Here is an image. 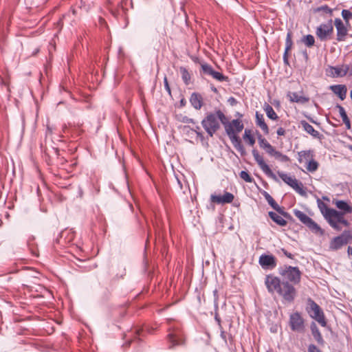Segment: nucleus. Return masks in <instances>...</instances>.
<instances>
[{
  "mask_svg": "<svg viewBox=\"0 0 352 352\" xmlns=\"http://www.w3.org/2000/svg\"><path fill=\"white\" fill-rule=\"evenodd\" d=\"M279 274L287 279L281 281L280 278L272 274H267L265 285L270 294H277L283 298V302H293L296 296V289L292 284L300 282L301 272L298 267L284 265L278 268Z\"/></svg>",
  "mask_w": 352,
  "mask_h": 352,
  "instance_id": "nucleus-1",
  "label": "nucleus"
},
{
  "mask_svg": "<svg viewBox=\"0 0 352 352\" xmlns=\"http://www.w3.org/2000/svg\"><path fill=\"white\" fill-rule=\"evenodd\" d=\"M223 125L233 146L241 156H245L246 155V151L242 144L241 138L238 135L244 128L242 121L239 119H234L229 122L228 118L226 117V121Z\"/></svg>",
  "mask_w": 352,
  "mask_h": 352,
  "instance_id": "nucleus-2",
  "label": "nucleus"
},
{
  "mask_svg": "<svg viewBox=\"0 0 352 352\" xmlns=\"http://www.w3.org/2000/svg\"><path fill=\"white\" fill-rule=\"evenodd\" d=\"M226 121V116L224 113L221 110L217 109L213 112L207 113L201 124L208 135L212 137L220 129V123L225 124Z\"/></svg>",
  "mask_w": 352,
  "mask_h": 352,
  "instance_id": "nucleus-3",
  "label": "nucleus"
},
{
  "mask_svg": "<svg viewBox=\"0 0 352 352\" xmlns=\"http://www.w3.org/2000/svg\"><path fill=\"white\" fill-rule=\"evenodd\" d=\"M305 310L309 316L318 322L321 327H327V321L322 309L311 298L307 300Z\"/></svg>",
  "mask_w": 352,
  "mask_h": 352,
  "instance_id": "nucleus-4",
  "label": "nucleus"
},
{
  "mask_svg": "<svg viewBox=\"0 0 352 352\" xmlns=\"http://www.w3.org/2000/svg\"><path fill=\"white\" fill-rule=\"evenodd\" d=\"M167 341L168 343V348L172 349L175 346L182 345L184 344V337L179 325L170 327L168 329V333L167 335Z\"/></svg>",
  "mask_w": 352,
  "mask_h": 352,
  "instance_id": "nucleus-5",
  "label": "nucleus"
},
{
  "mask_svg": "<svg viewBox=\"0 0 352 352\" xmlns=\"http://www.w3.org/2000/svg\"><path fill=\"white\" fill-rule=\"evenodd\" d=\"M278 176L280 179L290 187H292L296 192L300 195H305L306 192L304 189L303 184L296 179L294 177L288 175L283 172H278Z\"/></svg>",
  "mask_w": 352,
  "mask_h": 352,
  "instance_id": "nucleus-6",
  "label": "nucleus"
},
{
  "mask_svg": "<svg viewBox=\"0 0 352 352\" xmlns=\"http://www.w3.org/2000/svg\"><path fill=\"white\" fill-rule=\"evenodd\" d=\"M289 324L291 330L293 331L303 333L305 330V320L298 311L290 314Z\"/></svg>",
  "mask_w": 352,
  "mask_h": 352,
  "instance_id": "nucleus-7",
  "label": "nucleus"
},
{
  "mask_svg": "<svg viewBox=\"0 0 352 352\" xmlns=\"http://www.w3.org/2000/svg\"><path fill=\"white\" fill-rule=\"evenodd\" d=\"M352 239V234L349 230H344L340 235L334 237L330 242L329 248L332 250H338L343 245L347 244Z\"/></svg>",
  "mask_w": 352,
  "mask_h": 352,
  "instance_id": "nucleus-8",
  "label": "nucleus"
},
{
  "mask_svg": "<svg viewBox=\"0 0 352 352\" xmlns=\"http://www.w3.org/2000/svg\"><path fill=\"white\" fill-rule=\"evenodd\" d=\"M252 155L254 157V160L256 162L259 168L268 177L274 180H276V175L272 172L270 166L265 162L263 156H261L258 151L256 149H253Z\"/></svg>",
  "mask_w": 352,
  "mask_h": 352,
  "instance_id": "nucleus-9",
  "label": "nucleus"
},
{
  "mask_svg": "<svg viewBox=\"0 0 352 352\" xmlns=\"http://www.w3.org/2000/svg\"><path fill=\"white\" fill-rule=\"evenodd\" d=\"M333 32L332 20L330 19L326 23L320 24L316 29V34L320 41H327Z\"/></svg>",
  "mask_w": 352,
  "mask_h": 352,
  "instance_id": "nucleus-10",
  "label": "nucleus"
},
{
  "mask_svg": "<svg viewBox=\"0 0 352 352\" xmlns=\"http://www.w3.org/2000/svg\"><path fill=\"white\" fill-rule=\"evenodd\" d=\"M342 215H343V212L333 209L327 213V216L324 217V219L334 230L340 231L342 230V227L339 225V221Z\"/></svg>",
  "mask_w": 352,
  "mask_h": 352,
  "instance_id": "nucleus-11",
  "label": "nucleus"
},
{
  "mask_svg": "<svg viewBox=\"0 0 352 352\" xmlns=\"http://www.w3.org/2000/svg\"><path fill=\"white\" fill-rule=\"evenodd\" d=\"M262 195L265 197V200L267 201L268 204L278 213L280 214L282 216H283L285 218L287 219H292V216L288 212H285L284 210V208L280 206L267 191L263 190L262 192Z\"/></svg>",
  "mask_w": 352,
  "mask_h": 352,
  "instance_id": "nucleus-12",
  "label": "nucleus"
},
{
  "mask_svg": "<svg viewBox=\"0 0 352 352\" xmlns=\"http://www.w3.org/2000/svg\"><path fill=\"white\" fill-rule=\"evenodd\" d=\"M258 264L263 270H273L277 265L276 257L272 254H263L258 259Z\"/></svg>",
  "mask_w": 352,
  "mask_h": 352,
  "instance_id": "nucleus-13",
  "label": "nucleus"
},
{
  "mask_svg": "<svg viewBox=\"0 0 352 352\" xmlns=\"http://www.w3.org/2000/svg\"><path fill=\"white\" fill-rule=\"evenodd\" d=\"M349 69V65L329 66L327 69V74L333 78L343 77L348 74Z\"/></svg>",
  "mask_w": 352,
  "mask_h": 352,
  "instance_id": "nucleus-14",
  "label": "nucleus"
},
{
  "mask_svg": "<svg viewBox=\"0 0 352 352\" xmlns=\"http://www.w3.org/2000/svg\"><path fill=\"white\" fill-rule=\"evenodd\" d=\"M334 24L336 28V36L338 41H344L346 39V36L348 33V30L343 23V21L340 18H336L334 21Z\"/></svg>",
  "mask_w": 352,
  "mask_h": 352,
  "instance_id": "nucleus-15",
  "label": "nucleus"
},
{
  "mask_svg": "<svg viewBox=\"0 0 352 352\" xmlns=\"http://www.w3.org/2000/svg\"><path fill=\"white\" fill-rule=\"evenodd\" d=\"M234 196L232 193L226 192L223 195H211L210 201L218 204H230L233 201Z\"/></svg>",
  "mask_w": 352,
  "mask_h": 352,
  "instance_id": "nucleus-16",
  "label": "nucleus"
},
{
  "mask_svg": "<svg viewBox=\"0 0 352 352\" xmlns=\"http://www.w3.org/2000/svg\"><path fill=\"white\" fill-rule=\"evenodd\" d=\"M189 101L192 107L196 110H200L204 106V98L199 93H192Z\"/></svg>",
  "mask_w": 352,
  "mask_h": 352,
  "instance_id": "nucleus-17",
  "label": "nucleus"
},
{
  "mask_svg": "<svg viewBox=\"0 0 352 352\" xmlns=\"http://www.w3.org/2000/svg\"><path fill=\"white\" fill-rule=\"evenodd\" d=\"M292 33L291 31H289L287 34V37L285 40V49L283 54V62L285 65H289V58H288V52L292 49V47L293 45V41H292Z\"/></svg>",
  "mask_w": 352,
  "mask_h": 352,
  "instance_id": "nucleus-18",
  "label": "nucleus"
},
{
  "mask_svg": "<svg viewBox=\"0 0 352 352\" xmlns=\"http://www.w3.org/2000/svg\"><path fill=\"white\" fill-rule=\"evenodd\" d=\"M329 89L337 95L341 100L345 99L347 92V88L345 85H333L329 87Z\"/></svg>",
  "mask_w": 352,
  "mask_h": 352,
  "instance_id": "nucleus-19",
  "label": "nucleus"
},
{
  "mask_svg": "<svg viewBox=\"0 0 352 352\" xmlns=\"http://www.w3.org/2000/svg\"><path fill=\"white\" fill-rule=\"evenodd\" d=\"M255 122L256 124L261 128L264 134H269L270 129L267 124L265 122L264 116L262 113H260L258 111H256L255 113Z\"/></svg>",
  "mask_w": 352,
  "mask_h": 352,
  "instance_id": "nucleus-20",
  "label": "nucleus"
},
{
  "mask_svg": "<svg viewBox=\"0 0 352 352\" xmlns=\"http://www.w3.org/2000/svg\"><path fill=\"white\" fill-rule=\"evenodd\" d=\"M73 238V234L69 230H64L59 233L58 237L55 239V243L65 245Z\"/></svg>",
  "mask_w": 352,
  "mask_h": 352,
  "instance_id": "nucleus-21",
  "label": "nucleus"
},
{
  "mask_svg": "<svg viewBox=\"0 0 352 352\" xmlns=\"http://www.w3.org/2000/svg\"><path fill=\"white\" fill-rule=\"evenodd\" d=\"M287 97L292 102L305 104L309 101V98L308 97L299 96L296 92L289 91L287 93Z\"/></svg>",
  "mask_w": 352,
  "mask_h": 352,
  "instance_id": "nucleus-22",
  "label": "nucleus"
},
{
  "mask_svg": "<svg viewBox=\"0 0 352 352\" xmlns=\"http://www.w3.org/2000/svg\"><path fill=\"white\" fill-rule=\"evenodd\" d=\"M257 138L259 146L261 148L264 149L268 155H270L274 151V147L272 146L268 142V141L265 138H263L261 134L258 135Z\"/></svg>",
  "mask_w": 352,
  "mask_h": 352,
  "instance_id": "nucleus-23",
  "label": "nucleus"
},
{
  "mask_svg": "<svg viewBox=\"0 0 352 352\" xmlns=\"http://www.w3.org/2000/svg\"><path fill=\"white\" fill-rule=\"evenodd\" d=\"M300 124L302 127L303 130L306 131L307 133H309L315 138H320V133L318 131L315 130L314 128L307 121L301 120Z\"/></svg>",
  "mask_w": 352,
  "mask_h": 352,
  "instance_id": "nucleus-24",
  "label": "nucleus"
},
{
  "mask_svg": "<svg viewBox=\"0 0 352 352\" xmlns=\"http://www.w3.org/2000/svg\"><path fill=\"white\" fill-rule=\"evenodd\" d=\"M311 334L313 336V337L314 338V339L316 340V342L320 344V345H323L324 341V339L322 338V336L319 330V329L318 328L317 325L316 324V323L314 322H312L311 324Z\"/></svg>",
  "mask_w": 352,
  "mask_h": 352,
  "instance_id": "nucleus-25",
  "label": "nucleus"
},
{
  "mask_svg": "<svg viewBox=\"0 0 352 352\" xmlns=\"http://www.w3.org/2000/svg\"><path fill=\"white\" fill-rule=\"evenodd\" d=\"M298 161L302 164L304 160L309 162L314 158V151L312 150L301 151L298 153Z\"/></svg>",
  "mask_w": 352,
  "mask_h": 352,
  "instance_id": "nucleus-26",
  "label": "nucleus"
},
{
  "mask_svg": "<svg viewBox=\"0 0 352 352\" xmlns=\"http://www.w3.org/2000/svg\"><path fill=\"white\" fill-rule=\"evenodd\" d=\"M279 213H276L275 212L270 211L268 212L269 217L272 219V220L275 222L277 225L280 226H287V221L283 219V216L281 217L279 215Z\"/></svg>",
  "mask_w": 352,
  "mask_h": 352,
  "instance_id": "nucleus-27",
  "label": "nucleus"
},
{
  "mask_svg": "<svg viewBox=\"0 0 352 352\" xmlns=\"http://www.w3.org/2000/svg\"><path fill=\"white\" fill-rule=\"evenodd\" d=\"M336 108L338 109L340 116L343 122L344 123L346 128L347 129H349L351 128V122H350L349 118H348V116L345 111L344 108L340 104H337Z\"/></svg>",
  "mask_w": 352,
  "mask_h": 352,
  "instance_id": "nucleus-28",
  "label": "nucleus"
},
{
  "mask_svg": "<svg viewBox=\"0 0 352 352\" xmlns=\"http://www.w3.org/2000/svg\"><path fill=\"white\" fill-rule=\"evenodd\" d=\"M263 109L267 116L268 118L272 120H276L278 118L276 113L274 111V109L271 105L268 103L265 102L263 104Z\"/></svg>",
  "mask_w": 352,
  "mask_h": 352,
  "instance_id": "nucleus-29",
  "label": "nucleus"
},
{
  "mask_svg": "<svg viewBox=\"0 0 352 352\" xmlns=\"http://www.w3.org/2000/svg\"><path fill=\"white\" fill-rule=\"evenodd\" d=\"M306 226H307L309 229L315 234H320V235L324 234V230L312 219L308 221Z\"/></svg>",
  "mask_w": 352,
  "mask_h": 352,
  "instance_id": "nucleus-30",
  "label": "nucleus"
},
{
  "mask_svg": "<svg viewBox=\"0 0 352 352\" xmlns=\"http://www.w3.org/2000/svg\"><path fill=\"white\" fill-rule=\"evenodd\" d=\"M75 14H76V10L74 9H72L71 11L63 14L62 18H60L59 19V21H58V25H59L62 28L64 22L65 21L70 22V21H71L70 19L72 18L73 16H75Z\"/></svg>",
  "mask_w": 352,
  "mask_h": 352,
  "instance_id": "nucleus-31",
  "label": "nucleus"
},
{
  "mask_svg": "<svg viewBox=\"0 0 352 352\" xmlns=\"http://www.w3.org/2000/svg\"><path fill=\"white\" fill-rule=\"evenodd\" d=\"M179 72L182 76V80L186 85H188L190 83L191 76L188 72V69L184 67L179 68Z\"/></svg>",
  "mask_w": 352,
  "mask_h": 352,
  "instance_id": "nucleus-32",
  "label": "nucleus"
},
{
  "mask_svg": "<svg viewBox=\"0 0 352 352\" xmlns=\"http://www.w3.org/2000/svg\"><path fill=\"white\" fill-rule=\"evenodd\" d=\"M294 214L305 226L308 223V221L311 219L309 217H308L305 213L297 209L294 210Z\"/></svg>",
  "mask_w": 352,
  "mask_h": 352,
  "instance_id": "nucleus-33",
  "label": "nucleus"
},
{
  "mask_svg": "<svg viewBox=\"0 0 352 352\" xmlns=\"http://www.w3.org/2000/svg\"><path fill=\"white\" fill-rule=\"evenodd\" d=\"M243 140L250 145L253 146L255 144V139L252 135V131L250 129H245L243 134Z\"/></svg>",
  "mask_w": 352,
  "mask_h": 352,
  "instance_id": "nucleus-34",
  "label": "nucleus"
},
{
  "mask_svg": "<svg viewBox=\"0 0 352 352\" xmlns=\"http://www.w3.org/2000/svg\"><path fill=\"white\" fill-rule=\"evenodd\" d=\"M318 206L320 209V212L323 215L324 218L327 216V213L332 210L333 208H329L325 203L320 201V199L318 200Z\"/></svg>",
  "mask_w": 352,
  "mask_h": 352,
  "instance_id": "nucleus-35",
  "label": "nucleus"
},
{
  "mask_svg": "<svg viewBox=\"0 0 352 352\" xmlns=\"http://www.w3.org/2000/svg\"><path fill=\"white\" fill-rule=\"evenodd\" d=\"M336 206L343 210L344 213H351L352 212V208L344 201H338L336 202Z\"/></svg>",
  "mask_w": 352,
  "mask_h": 352,
  "instance_id": "nucleus-36",
  "label": "nucleus"
},
{
  "mask_svg": "<svg viewBox=\"0 0 352 352\" xmlns=\"http://www.w3.org/2000/svg\"><path fill=\"white\" fill-rule=\"evenodd\" d=\"M214 320L217 323L218 327L220 330V336L221 338L226 342V332L223 329L222 324H221V319L219 315V313H216L214 315Z\"/></svg>",
  "mask_w": 352,
  "mask_h": 352,
  "instance_id": "nucleus-37",
  "label": "nucleus"
},
{
  "mask_svg": "<svg viewBox=\"0 0 352 352\" xmlns=\"http://www.w3.org/2000/svg\"><path fill=\"white\" fill-rule=\"evenodd\" d=\"M314 12H315V13L323 12L327 14H329V16H331L333 14V10L331 8H330L327 5H323V6H321L314 8Z\"/></svg>",
  "mask_w": 352,
  "mask_h": 352,
  "instance_id": "nucleus-38",
  "label": "nucleus"
},
{
  "mask_svg": "<svg viewBox=\"0 0 352 352\" xmlns=\"http://www.w3.org/2000/svg\"><path fill=\"white\" fill-rule=\"evenodd\" d=\"M318 166H319L318 162L317 161H316L315 160H314V158H312L311 160H309L308 162V164L307 166V170L309 172L314 173L318 170Z\"/></svg>",
  "mask_w": 352,
  "mask_h": 352,
  "instance_id": "nucleus-39",
  "label": "nucleus"
},
{
  "mask_svg": "<svg viewBox=\"0 0 352 352\" xmlns=\"http://www.w3.org/2000/svg\"><path fill=\"white\" fill-rule=\"evenodd\" d=\"M302 41L307 47H310L314 45L315 39L313 35L307 34L302 38Z\"/></svg>",
  "mask_w": 352,
  "mask_h": 352,
  "instance_id": "nucleus-40",
  "label": "nucleus"
},
{
  "mask_svg": "<svg viewBox=\"0 0 352 352\" xmlns=\"http://www.w3.org/2000/svg\"><path fill=\"white\" fill-rule=\"evenodd\" d=\"M28 246L33 256H38V250L37 247L34 245V240L28 239Z\"/></svg>",
  "mask_w": 352,
  "mask_h": 352,
  "instance_id": "nucleus-41",
  "label": "nucleus"
},
{
  "mask_svg": "<svg viewBox=\"0 0 352 352\" xmlns=\"http://www.w3.org/2000/svg\"><path fill=\"white\" fill-rule=\"evenodd\" d=\"M94 0H80V8L88 11L94 3Z\"/></svg>",
  "mask_w": 352,
  "mask_h": 352,
  "instance_id": "nucleus-42",
  "label": "nucleus"
},
{
  "mask_svg": "<svg viewBox=\"0 0 352 352\" xmlns=\"http://www.w3.org/2000/svg\"><path fill=\"white\" fill-rule=\"evenodd\" d=\"M213 78L217 80L218 81L223 82L226 81L228 80V77L224 76L223 74L217 72L213 71L212 74L211 76Z\"/></svg>",
  "mask_w": 352,
  "mask_h": 352,
  "instance_id": "nucleus-43",
  "label": "nucleus"
},
{
  "mask_svg": "<svg viewBox=\"0 0 352 352\" xmlns=\"http://www.w3.org/2000/svg\"><path fill=\"white\" fill-rule=\"evenodd\" d=\"M239 176L246 182L251 183L254 181V179L250 175L248 172L246 170H241L239 173Z\"/></svg>",
  "mask_w": 352,
  "mask_h": 352,
  "instance_id": "nucleus-44",
  "label": "nucleus"
},
{
  "mask_svg": "<svg viewBox=\"0 0 352 352\" xmlns=\"http://www.w3.org/2000/svg\"><path fill=\"white\" fill-rule=\"evenodd\" d=\"M214 315L219 313V295L217 289L213 291Z\"/></svg>",
  "mask_w": 352,
  "mask_h": 352,
  "instance_id": "nucleus-45",
  "label": "nucleus"
},
{
  "mask_svg": "<svg viewBox=\"0 0 352 352\" xmlns=\"http://www.w3.org/2000/svg\"><path fill=\"white\" fill-rule=\"evenodd\" d=\"M342 16L345 21L346 24L349 23V20L352 18V12L349 10H342Z\"/></svg>",
  "mask_w": 352,
  "mask_h": 352,
  "instance_id": "nucleus-46",
  "label": "nucleus"
},
{
  "mask_svg": "<svg viewBox=\"0 0 352 352\" xmlns=\"http://www.w3.org/2000/svg\"><path fill=\"white\" fill-rule=\"evenodd\" d=\"M201 67L204 74L212 76L214 69L210 65L202 64Z\"/></svg>",
  "mask_w": 352,
  "mask_h": 352,
  "instance_id": "nucleus-47",
  "label": "nucleus"
},
{
  "mask_svg": "<svg viewBox=\"0 0 352 352\" xmlns=\"http://www.w3.org/2000/svg\"><path fill=\"white\" fill-rule=\"evenodd\" d=\"M193 132H195L198 138H199L201 140L204 139V135L203 133L201 131L200 126L198 125H196L195 128L191 129Z\"/></svg>",
  "mask_w": 352,
  "mask_h": 352,
  "instance_id": "nucleus-48",
  "label": "nucleus"
},
{
  "mask_svg": "<svg viewBox=\"0 0 352 352\" xmlns=\"http://www.w3.org/2000/svg\"><path fill=\"white\" fill-rule=\"evenodd\" d=\"M307 352H322L315 344H311L308 346Z\"/></svg>",
  "mask_w": 352,
  "mask_h": 352,
  "instance_id": "nucleus-49",
  "label": "nucleus"
},
{
  "mask_svg": "<svg viewBox=\"0 0 352 352\" xmlns=\"http://www.w3.org/2000/svg\"><path fill=\"white\" fill-rule=\"evenodd\" d=\"M342 224L344 227H349L350 223L349 222L344 219V212H343V215H342L340 220L339 221V225Z\"/></svg>",
  "mask_w": 352,
  "mask_h": 352,
  "instance_id": "nucleus-50",
  "label": "nucleus"
},
{
  "mask_svg": "<svg viewBox=\"0 0 352 352\" xmlns=\"http://www.w3.org/2000/svg\"><path fill=\"white\" fill-rule=\"evenodd\" d=\"M164 85L165 89L168 93V94L170 95V94H171L170 88V86H169V84L168 82V79L166 76L164 78Z\"/></svg>",
  "mask_w": 352,
  "mask_h": 352,
  "instance_id": "nucleus-51",
  "label": "nucleus"
},
{
  "mask_svg": "<svg viewBox=\"0 0 352 352\" xmlns=\"http://www.w3.org/2000/svg\"><path fill=\"white\" fill-rule=\"evenodd\" d=\"M276 134H277L278 137L284 136L286 134V131L283 127L280 126L278 128V129L276 131Z\"/></svg>",
  "mask_w": 352,
  "mask_h": 352,
  "instance_id": "nucleus-52",
  "label": "nucleus"
},
{
  "mask_svg": "<svg viewBox=\"0 0 352 352\" xmlns=\"http://www.w3.org/2000/svg\"><path fill=\"white\" fill-rule=\"evenodd\" d=\"M282 153L280 151H276L275 148L272 151V153L270 155L271 156H274L276 159L279 160L280 157L281 156Z\"/></svg>",
  "mask_w": 352,
  "mask_h": 352,
  "instance_id": "nucleus-53",
  "label": "nucleus"
},
{
  "mask_svg": "<svg viewBox=\"0 0 352 352\" xmlns=\"http://www.w3.org/2000/svg\"><path fill=\"white\" fill-rule=\"evenodd\" d=\"M279 160L282 162H287L289 161V157L282 153L281 156L279 158Z\"/></svg>",
  "mask_w": 352,
  "mask_h": 352,
  "instance_id": "nucleus-54",
  "label": "nucleus"
},
{
  "mask_svg": "<svg viewBox=\"0 0 352 352\" xmlns=\"http://www.w3.org/2000/svg\"><path fill=\"white\" fill-rule=\"evenodd\" d=\"M282 252L284 254V255L286 256L287 258H291V259L294 258L293 254L292 253L287 252L285 249L283 248Z\"/></svg>",
  "mask_w": 352,
  "mask_h": 352,
  "instance_id": "nucleus-55",
  "label": "nucleus"
},
{
  "mask_svg": "<svg viewBox=\"0 0 352 352\" xmlns=\"http://www.w3.org/2000/svg\"><path fill=\"white\" fill-rule=\"evenodd\" d=\"M228 102L230 105L234 106L237 104V100L234 97H230L228 100Z\"/></svg>",
  "mask_w": 352,
  "mask_h": 352,
  "instance_id": "nucleus-56",
  "label": "nucleus"
},
{
  "mask_svg": "<svg viewBox=\"0 0 352 352\" xmlns=\"http://www.w3.org/2000/svg\"><path fill=\"white\" fill-rule=\"evenodd\" d=\"M347 254L349 256H351L352 258V247L351 246H348Z\"/></svg>",
  "mask_w": 352,
  "mask_h": 352,
  "instance_id": "nucleus-57",
  "label": "nucleus"
},
{
  "mask_svg": "<svg viewBox=\"0 0 352 352\" xmlns=\"http://www.w3.org/2000/svg\"><path fill=\"white\" fill-rule=\"evenodd\" d=\"M186 122L195 124V122L192 118H187Z\"/></svg>",
  "mask_w": 352,
  "mask_h": 352,
  "instance_id": "nucleus-58",
  "label": "nucleus"
},
{
  "mask_svg": "<svg viewBox=\"0 0 352 352\" xmlns=\"http://www.w3.org/2000/svg\"><path fill=\"white\" fill-rule=\"evenodd\" d=\"M348 74H349V76L352 77V65L349 66V69Z\"/></svg>",
  "mask_w": 352,
  "mask_h": 352,
  "instance_id": "nucleus-59",
  "label": "nucleus"
},
{
  "mask_svg": "<svg viewBox=\"0 0 352 352\" xmlns=\"http://www.w3.org/2000/svg\"><path fill=\"white\" fill-rule=\"evenodd\" d=\"M140 331H141V330H138V329H136V330H135V333H136L135 339L140 340V338H138L137 337H138V336H139V335H140Z\"/></svg>",
  "mask_w": 352,
  "mask_h": 352,
  "instance_id": "nucleus-60",
  "label": "nucleus"
},
{
  "mask_svg": "<svg viewBox=\"0 0 352 352\" xmlns=\"http://www.w3.org/2000/svg\"><path fill=\"white\" fill-rule=\"evenodd\" d=\"M132 342H134V340H130L127 342H126L124 346H129Z\"/></svg>",
  "mask_w": 352,
  "mask_h": 352,
  "instance_id": "nucleus-61",
  "label": "nucleus"
},
{
  "mask_svg": "<svg viewBox=\"0 0 352 352\" xmlns=\"http://www.w3.org/2000/svg\"><path fill=\"white\" fill-rule=\"evenodd\" d=\"M347 148L352 151V145H348Z\"/></svg>",
  "mask_w": 352,
  "mask_h": 352,
  "instance_id": "nucleus-62",
  "label": "nucleus"
},
{
  "mask_svg": "<svg viewBox=\"0 0 352 352\" xmlns=\"http://www.w3.org/2000/svg\"><path fill=\"white\" fill-rule=\"evenodd\" d=\"M212 89V91H214V92H216V91H217V89H216L215 87H214V88H213V89Z\"/></svg>",
  "mask_w": 352,
  "mask_h": 352,
  "instance_id": "nucleus-63",
  "label": "nucleus"
},
{
  "mask_svg": "<svg viewBox=\"0 0 352 352\" xmlns=\"http://www.w3.org/2000/svg\"><path fill=\"white\" fill-rule=\"evenodd\" d=\"M267 352H269V351H267Z\"/></svg>",
  "mask_w": 352,
  "mask_h": 352,
  "instance_id": "nucleus-64",
  "label": "nucleus"
}]
</instances>
